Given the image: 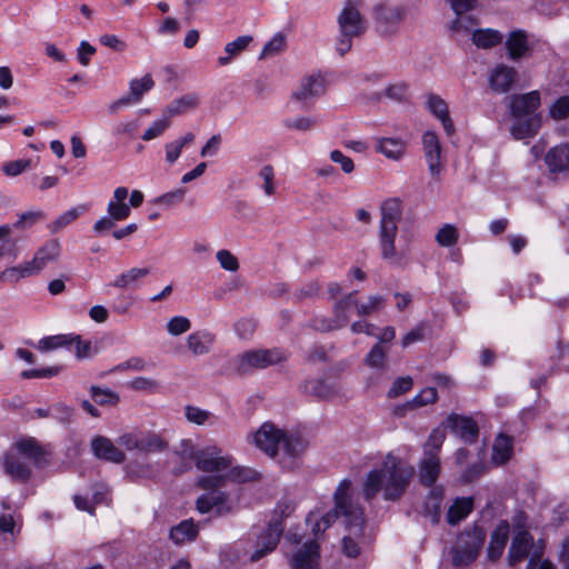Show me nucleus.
Returning <instances> with one entry per match:
<instances>
[{
    "label": "nucleus",
    "instance_id": "8",
    "mask_svg": "<svg viewBox=\"0 0 569 569\" xmlns=\"http://www.w3.org/2000/svg\"><path fill=\"white\" fill-rule=\"evenodd\" d=\"M233 457L217 445H208L198 449L196 467L209 475H223L233 463Z\"/></svg>",
    "mask_w": 569,
    "mask_h": 569
},
{
    "label": "nucleus",
    "instance_id": "14",
    "mask_svg": "<svg viewBox=\"0 0 569 569\" xmlns=\"http://www.w3.org/2000/svg\"><path fill=\"white\" fill-rule=\"evenodd\" d=\"M422 146L428 169L433 178H438L441 172V147L438 136L433 131H427L422 136Z\"/></svg>",
    "mask_w": 569,
    "mask_h": 569
},
{
    "label": "nucleus",
    "instance_id": "16",
    "mask_svg": "<svg viewBox=\"0 0 569 569\" xmlns=\"http://www.w3.org/2000/svg\"><path fill=\"white\" fill-rule=\"evenodd\" d=\"M60 254V244L57 240L47 241L28 262L33 276L39 274L50 262H54Z\"/></svg>",
    "mask_w": 569,
    "mask_h": 569
},
{
    "label": "nucleus",
    "instance_id": "21",
    "mask_svg": "<svg viewBox=\"0 0 569 569\" xmlns=\"http://www.w3.org/2000/svg\"><path fill=\"white\" fill-rule=\"evenodd\" d=\"M319 559L317 541L306 542L293 556L291 565L295 569H315Z\"/></svg>",
    "mask_w": 569,
    "mask_h": 569
},
{
    "label": "nucleus",
    "instance_id": "43",
    "mask_svg": "<svg viewBox=\"0 0 569 569\" xmlns=\"http://www.w3.org/2000/svg\"><path fill=\"white\" fill-rule=\"evenodd\" d=\"M90 395L93 401L99 406H117L120 401L119 395L109 388L91 386Z\"/></svg>",
    "mask_w": 569,
    "mask_h": 569
},
{
    "label": "nucleus",
    "instance_id": "33",
    "mask_svg": "<svg viewBox=\"0 0 569 569\" xmlns=\"http://www.w3.org/2000/svg\"><path fill=\"white\" fill-rule=\"evenodd\" d=\"M473 509L472 498H457L447 512L448 523L455 526L463 520Z\"/></svg>",
    "mask_w": 569,
    "mask_h": 569
},
{
    "label": "nucleus",
    "instance_id": "44",
    "mask_svg": "<svg viewBox=\"0 0 569 569\" xmlns=\"http://www.w3.org/2000/svg\"><path fill=\"white\" fill-rule=\"evenodd\" d=\"M150 273L149 268H132L127 272L119 274L114 281L111 283L114 288L124 289L139 279L148 276Z\"/></svg>",
    "mask_w": 569,
    "mask_h": 569
},
{
    "label": "nucleus",
    "instance_id": "41",
    "mask_svg": "<svg viewBox=\"0 0 569 569\" xmlns=\"http://www.w3.org/2000/svg\"><path fill=\"white\" fill-rule=\"evenodd\" d=\"M303 391L321 400L329 399L335 395L332 386L319 379L306 381Z\"/></svg>",
    "mask_w": 569,
    "mask_h": 569
},
{
    "label": "nucleus",
    "instance_id": "62",
    "mask_svg": "<svg viewBox=\"0 0 569 569\" xmlns=\"http://www.w3.org/2000/svg\"><path fill=\"white\" fill-rule=\"evenodd\" d=\"M550 116L556 120L569 117V96L560 97L550 107Z\"/></svg>",
    "mask_w": 569,
    "mask_h": 569
},
{
    "label": "nucleus",
    "instance_id": "57",
    "mask_svg": "<svg viewBox=\"0 0 569 569\" xmlns=\"http://www.w3.org/2000/svg\"><path fill=\"white\" fill-rule=\"evenodd\" d=\"M191 328V322L183 316H176L167 323V330L171 336H180Z\"/></svg>",
    "mask_w": 569,
    "mask_h": 569
},
{
    "label": "nucleus",
    "instance_id": "24",
    "mask_svg": "<svg viewBox=\"0 0 569 569\" xmlns=\"http://www.w3.org/2000/svg\"><path fill=\"white\" fill-rule=\"evenodd\" d=\"M509 538V523L502 520L498 523L496 529L492 531L490 542L488 546V558L490 560H497L501 557L505 547Z\"/></svg>",
    "mask_w": 569,
    "mask_h": 569
},
{
    "label": "nucleus",
    "instance_id": "54",
    "mask_svg": "<svg viewBox=\"0 0 569 569\" xmlns=\"http://www.w3.org/2000/svg\"><path fill=\"white\" fill-rule=\"evenodd\" d=\"M212 417V413L208 410H203L199 407L187 406L186 418L189 422L202 426L207 423Z\"/></svg>",
    "mask_w": 569,
    "mask_h": 569
},
{
    "label": "nucleus",
    "instance_id": "18",
    "mask_svg": "<svg viewBox=\"0 0 569 569\" xmlns=\"http://www.w3.org/2000/svg\"><path fill=\"white\" fill-rule=\"evenodd\" d=\"M91 449L99 459L114 463H122L126 460L124 452L118 449L109 438L103 436H97L92 439Z\"/></svg>",
    "mask_w": 569,
    "mask_h": 569
},
{
    "label": "nucleus",
    "instance_id": "42",
    "mask_svg": "<svg viewBox=\"0 0 569 569\" xmlns=\"http://www.w3.org/2000/svg\"><path fill=\"white\" fill-rule=\"evenodd\" d=\"M74 339L73 333L44 337L39 340L38 348L41 351H51L58 348L70 347L73 345Z\"/></svg>",
    "mask_w": 569,
    "mask_h": 569
},
{
    "label": "nucleus",
    "instance_id": "55",
    "mask_svg": "<svg viewBox=\"0 0 569 569\" xmlns=\"http://www.w3.org/2000/svg\"><path fill=\"white\" fill-rule=\"evenodd\" d=\"M31 167L30 159H18L2 166V172L8 177H17Z\"/></svg>",
    "mask_w": 569,
    "mask_h": 569
},
{
    "label": "nucleus",
    "instance_id": "11",
    "mask_svg": "<svg viewBox=\"0 0 569 569\" xmlns=\"http://www.w3.org/2000/svg\"><path fill=\"white\" fill-rule=\"evenodd\" d=\"M286 359L279 349L252 350L240 355L237 358V370L247 373L252 369H263L277 365Z\"/></svg>",
    "mask_w": 569,
    "mask_h": 569
},
{
    "label": "nucleus",
    "instance_id": "53",
    "mask_svg": "<svg viewBox=\"0 0 569 569\" xmlns=\"http://www.w3.org/2000/svg\"><path fill=\"white\" fill-rule=\"evenodd\" d=\"M197 453L198 449H194L190 439H182L173 450V457L176 459H190L193 460L194 463Z\"/></svg>",
    "mask_w": 569,
    "mask_h": 569
},
{
    "label": "nucleus",
    "instance_id": "25",
    "mask_svg": "<svg viewBox=\"0 0 569 569\" xmlns=\"http://www.w3.org/2000/svg\"><path fill=\"white\" fill-rule=\"evenodd\" d=\"M19 453L29 458L32 463L42 468L48 463L47 455L39 442L33 438L22 439L16 443Z\"/></svg>",
    "mask_w": 569,
    "mask_h": 569
},
{
    "label": "nucleus",
    "instance_id": "15",
    "mask_svg": "<svg viewBox=\"0 0 569 569\" xmlns=\"http://www.w3.org/2000/svg\"><path fill=\"white\" fill-rule=\"evenodd\" d=\"M448 427L455 436L466 443H472L478 439L479 429L472 418L451 413L448 417Z\"/></svg>",
    "mask_w": 569,
    "mask_h": 569
},
{
    "label": "nucleus",
    "instance_id": "58",
    "mask_svg": "<svg viewBox=\"0 0 569 569\" xmlns=\"http://www.w3.org/2000/svg\"><path fill=\"white\" fill-rule=\"evenodd\" d=\"M366 363L371 368H382L386 361V351L380 343L375 345L371 350L367 353Z\"/></svg>",
    "mask_w": 569,
    "mask_h": 569
},
{
    "label": "nucleus",
    "instance_id": "2",
    "mask_svg": "<svg viewBox=\"0 0 569 569\" xmlns=\"http://www.w3.org/2000/svg\"><path fill=\"white\" fill-rule=\"evenodd\" d=\"M351 481L343 479L335 491V509L327 512L320 521L316 522L312 531L318 535L319 531H325L329 528L339 517H343L346 527L351 535L360 536L365 527L363 509L353 503L350 496Z\"/></svg>",
    "mask_w": 569,
    "mask_h": 569
},
{
    "label": "nucleus",
    "instance_id": "4",
    "mask_svg": "<svg viewBox=\"0 0 569 569\" xmlns=\"http://www.w3.org/2000/svg\"><path fill=\"white\" fill-rule=\"evenodd\" d=\"M539 104L538 91L510 97L509 109L516 120L510 131L516 139L529 138L537 133L541 124L540 117L536 113Z\"/></svg>",
    "mask_w": 569,
    "mask_h": 569
},
{
    "label": "nucleus",
    "instance_id": "50",
    "mask_svg": "<svg viewBox=\"0 0 569 569\" xmlns=\"http://www.w3.org/2000/svg\"><path fill=\"white\" fill-rule=\"evenodd\" d=\"M446 433L443 430L435 429L429 435L427 442L423 447V453L425 456L431 457L436 456L438 457L440 448L445 441Z\"/></svg>",
    "mask_w": 569,
    "mask_h": 569
},
{
    "label": "nucleus",
    "instance_id": "37",
    "mask_svg": "<svg viewBox=\"0 0 569 569\" xmlns=\"http://www.w3.org/2000/svg\"><path fill=\"white\" fill-rule=\"evenodd\" d=\"M168 448V442L158 433L147 432L139 435V451L143 453L162 452Z\"/></svg>",
    "mask_w": 569,
    "mask_h": 569
},
{
    "label": "nucleus",
    "instance_id": "56",
    "mask_svg": "<svg viewBox=\"0 0 569 569\" xmlns=\"http://www.w3.org/2000/svg\"><path fill=\"white\" fill-rule=\"evenodd\" d=\"M148 362L141 357H131L128 360L114 366L111 371L122 372L126 370L143 371L148 368Z\"/></svg>",
    "mask_w": 569,
    "mask_h": 569
},
{
    "label": "nucleus",
    "instance_id": "47",
    "mask_svg": "<svg viewBox=\"0 0 569 569\" xmlns=\"http://www.w3.org/2000/svg\"><path fill=\"white\" fill-rule=\"evenodd\" d=\"M317 124V119L313 117H295V118H287L282 121V126L288 130H295V131H310L312 130Z\"/></svg>",
    "mask_w": 569,
    "mask_h": 569
},
{
    "label": "nucleus",
    "instance_id": "12",
    "mask_svg": "<svg viewBox=\"0 0 569 569\" xmlns=\"http://www.w3.org/2000/svg\"><path fill=\"white\" fill-rule=\"evenodd\" d=\"M210 492L201 495L196 501V508L200 513H208L212 509L218 516H226L234 510L230 502L229 493L217 489H208Z\"/></svg>",
    "mask_w": 569,
    "mask_h": 569
},
{
    "label": "nucleus",
    "instance_id": "60",
    "mask_svg": "<svg viewBox=\"0 0 569 569\" xmlns=\"http://www.w3.org/2000/svg\"><path fill=\"white\" fill-rule=\"evenodd\" d=\"M186 196V190L182 188L176 189L173 191H169L163 193L154 199V203L166 207H171L180 203Z\"/></svg>",
    "mask_w": 569,
    "mask_h": 569
},
{
    "label": "nucleus",
    "instance_id": "17",
    "mask_svg": "<svg viewBox=\"0 0 569 569\" xmlns=\"http://www.w3.org/2000/svg\"><path fill=\"white\" fill-rule=\"evenodd\" d=\"M4 472L16 482L26 483L30 480L32 470L18 455L7 452L3 457Z\"/></svg>",
    "mask_w": 569,
    "mask_h": 569
},
{
    "label": "nucleus",
    "instance_id": "27",
    "mask_svg": "<svg viewBox=\"0 0 569 569\" xmlns=\"http://www.w3.org/2000/svg\"><path fill=\"white\" fill-rule=\"evenodd\" d=\"M403 18V11L400 8H377L376 19L380 23L379 29L381 33H392L396 24Z\"/></svg>",
    "mask_w": 569,
    "mask_h": 569
},
{
    "label": "nucleus",
    "instance_id": "39",
    "mask_svg": "<svg viewBox=\"0 0 569 569\" xmlns=\"http://www.w3.org/2000/svg\"><path fill=\"white\" fill-rule=\"evenodd\" d=\"M512 452V439L505 435H499L495 440L492 448V460L496 463L503 465L506 463Z\"/></svg>",
    "mask_w": 569,
    "mask_h": 569
},
{
    "label": "nucleus",
    "instance_id": "34",
    "mask_svg": "<svg viewBox=\"0 0 569 569\" xmlns=\"http://www.w3.org/2000/svg\"><path fill=\"white\" fill-rule=\"evenodd\" d=\"M471 39L478 48L491 49L502 42L503 36L495 29H477L472 31Z\"/></svg>",
    "mask_w": 569,
    "mask_h": 569
},
{
    "label": "nucleus",
    "instance_id": "48",
    "mask_svg": "<svg viewBox=\"0 0 569 569\" xmlns=\"http://www.w3.org/2000/svg\"><path fill=\"white\" fill-rule=\"evenodd\" d=\"M459 240L458 229L450 223L443 224L436 234V241L441 247H452Z\"/></svg>",
    "mask_w": 569,
    "mask_h": 569
},
{
    "label": "nucleus",
    "instance_id": "3",
    "mask_svg": "<svg viewBox=\"0 0 569 569\" xmlns=\"http://www.w3.org/2000/svg\"><path fill=\"white\" fill-rule=\"evenodd\" d=\"M253 442L272 458L281 450L283 456L295 459L307 448V442L301 436L287 433L269 422L263 423L256 431Z\"/></svg>",
    "mask_w": 569,
    "mask_h": 569
},
{
    "label": "nucleus",
    "instance_id": "5",
    "mask_svg": "<svg viewBox=\"0 0 569 569\" xmlns=\"http://www.w3.org/2000/svg\"><path fill=\"white\" fill-rule=\"evenodd\" d=\"M380 213L379 247L382 258L389 260L397 254L395 240L398 233V222L402 214L401 201L397 198L383 201Z\"/></svg>",
    "mask_w": 569,
    "mask_h": 569
},
{
    "label": "nucleus",
    "instance_id": "20",
    "mask_svg": "<svg viewBox=\"0 0 569 569\" xmlns=\"http://www.w3.org/2000/svg\"><path fill=\"white\" fill-rule=\"evenodd\" d=\"M517 71L512 67L498 64L489 76V83L498 93L508 92L516 81Z\"/></svg>",
    "mask_w": 569,
    "mask_h": 569
},
{
    "label": "nucleus",
    "instance_id": "40",
    "mask_svg": "<svg viewBox=\"0 0 569 569\" xmlns=\"http://www.w3.org/2000/svg\"><path fill=\"white\" fill-rule=\"evenodd\" d=\"M86 204H80L78 207H73L66 212H63L61 216H59L54 221H52L48 228L51 233H57L74 220L79 218L80 214H82L84 211H87Z\"/></svg>",
    "mask_w": 569,
    "mask_h": 569
},
{
    "label": "nucleus",
    "instance_id": "19",
    "mask_svg": "<svg viewBox=\"0 0 569 569\" xmlns=\"http://www.w3.org/2000/svg\"><path fill=\"white\" fill-rule=\"evenodd\" d=\"M533 546V538L527 530H518L509 548L508 561L510 566L526 559Z\"/></svg>",
    "mask_w": 569,
    "mask_h": 569
},
{
    "label": "nucleus",
    "instance_id": "31",
    "mask_svg": "<svg viewBox=\"0 0 569 569\" xmlns=\"http://www.w3.org/2000/svg\"><path fill=\"white\" fill-rule=\"evenodd\" d=\"M407 143L401 139L377 138L376 150L391 160H399L406 152Z\"/></svg>",
    "mask_w": 569,
    "mask_h": 569
},
{
    "label": "nucleus",
    "instance_id": "52",
    "mask_svg": "<svg viewBox=\"0 0 569 569\" xmlns=\"http://www.w3.org/2000/svg\"><path fill=\"white\" fill-rule=\"evenodd\" d=\"M477 24V21L470 17L462 14H457V18L451 22L450 30L457 34H467L472 33V28Z\"/></svg>",
    "mask_w": 569,
    "mask_h": 569
},
{
    "label": "nucleus",
    "instance_id": "26",
    "mask_svg": "<svg viewBox=\"0 0 569 569\" xmlns=\"http://www.w3.org/2000/svg\"><path fill=\"white\" fill-rule=\"evenodd\" d=\"M325 92V79L320 74H311L306 77L299 90L292 93V98L297 100H307L320 96Z\"/></svg>",
    "mask_w": 569,
    "mask_h": 569
},
{
    "label": "nucleus",
    "instance_id": "51",
    "mask_svg": "<svg viewBox=\"0 0 569 569\" xmlns=\"http://www.w3.org/2000/svg\"><path fill=\"white\" fill-rule=\"evenodd\" d=\"M171 126L170 118L163 113V118L153 121L150 127L142 134V140L150 141L161 137L164 131Z\"/></svg>",
    "mask_w": 569,
    "mask_h": 569
},
{
    "label": "nucleus",
    "instance_id": "22",
    "mask_svg": "<svg viewBox=\"0 0 569 569\" xmlns=\"http://www.w3.org/2000/svg\"><path fill=\"white\" fill-rule=\"evenodd\" d=\"M545 162L552 173L569 170V144L561 143L551 148L545 156Z\"/></svg>",
    "mask_w": 569,
    "mask_h": 569
},
{
    "label": "nucleus",
    "instance_id": "9",
    "mask_svg": "<svg viewBox=\"0 0 569 569\" xmlns=\"http://www.w3.org/2000/svg\"><path fill=\"white\" fill-rule=\"evenodd\" d=\"M259 478V473L250 468L231 466L223 475H203L198 477L197 486L201 489H219L227 480L234 482H249Z\"/></svg>",
    "mask_w": 569,
    "mask_h": 569
},
{
    "label": "nucleus",
    "instance_id": "10",
    "mask_svg": "<svg viewBox=\"0 0 569 569\" xmlns=\"http://www.w3.org/2000/svg\"><path fill=\"white\" fill-rule=\"evenodd\" d=\"M353 293H348L339 299L333 306V317H315L310 326L321 332L338 330L349 322V311L352 308Z\"/></svg>",
    "mask_w": 569,
    "mask_h": 569
},
{
    "label": "nucleus",
    "instance_id": "36",
    "mask_svg": "<svg viewBox=\"0 0 569 569\" xmlns=\"http://www.w3.org/2000/svg\"><path fill=\"white\" fill-rule=\"evenodd\" d=\"M351 293H353L352 307L356 308L357 315L359 317L370 316L375 312L380 311L385 307L387 301V299L383 296L373 295L369 296L366 302L360 303L356 299L357 291H352Z\"/></svg>",
    "mask_w": 569,
    "mask_h": 569
},
{
    "label": "nucleus",
    "instance_id": "59",
    "mask_svg": "<svg viewBox=\"0 0 569 569\" xmlns=\"http://www.w3.org/2000/svg\"><path fill=\"white\" fill-rule=\"evenodd\" d=\"M220 267L227 271L234 272L239 269L237 257L227 249H221L216 254Z\"/></svg>",
    "mask_w": 569,
    "mask_h": 569
},
{
    "label": "nucleus",
    "instance_id": "38",
    "mask_svg": "<svg viewBox=\"0 0 569 569\" xmlns=\"http://www.w3.org/2000/svg\"><path fill=\"white\" fill-rule=\"evenodd\" d=\"M442 499L443 490L441 488H433L425 501V513L430 517L433 525L439 522Z\"/></svg>",
    "mask_w": 569,
    "mask_h": 569
},
{
    "label": "nucleus",
    "instance_id": "1",
    "mask_svg": "<svg viewBox=\"0 0 569 569\" xmlns=\"http://www.w3.org/2000/svg\"><path fill=\"white\" fill-rule=\"evenodd\" d=\"M412 476V467L403 465L398 457L388 453L382 467L367 475L363 496L370 501L378 492L383 491L386 500H398L406 492Z\"/></svg>",
    "mask_w": 569,
    "mask_h": 569
},
{
    "label": "nucleus",
    "instance_id": "30",
    "mask_svg": "<svg viewBox=\"0 0 569 569\" xmlns=\"http://www.w3.org/2000/svg\"><path fill=\"white\" fill-rule=\"evenodd\" d=\"M214 342V336L207 331H196L188 336L187 346L194 356H202L210 351Z\"/></svg>",
    "mask_w": 569,
    "mask_h": 569
},
{
    "label": "nucleus",
    "instance_id": "45",
    "mask_svg": "<svg viewBox=\"0 0 569 569\" xmlns=\"http://www.w3.org/2000/svg\"><path fill=\"white\" fill-rule=\"evenodd\" d=\"M154 86L151 74H146L141 79H132L129 83V92L133 102H139L143 94L150 91Z\"/></svg>",
    "mask_w": 569,
    "mask_h": 569
},
{
    "label": "nucleus",
    "instance_id": "63",
    "mask_svg": "<svg viewBox=\"0 0 569 569\" xmlns=\"http://www.w3.org/2000/svg\"><path fill=\"white\" fill-rule=\"evenodd\" d=\"M437 389L433 387H428L421 390L417 396H415L410 403L413 407H422L429 403H433L437 400Z\"/></svg>",
    "mask_w": 569,
    "mask_h": 569
},
{
    "label": "nucleus",
    "instance_id": "32",
    "mask_svg": "<svg viewBox=\"0 0 569 569\" xmlns=\"http://www.w3.org/2000/svg\"><path fill=\"white\" fill-rule=\"evenodd\" d=\"M199 532L198 525L192 519L182 520L179 525L173 526L170 530V539L181 545L187 541H192L197 538Z\"/></svg>",
    "mask_w": 569,
    "mask_h": 569
},
{
    "label": "nucleus",
    "instance_id": "28",
    "mask_svg": "<svg viewBox=\"0 0 569 569\" xmlns=\"http://www.w3.org/2000/svg\"><path fill=\"white\" fill-rule=\"evenodd\" d=\"M440 473L439 457L425 456L419 465V480L426 487H432Z\"/></svg>",
    "mask_w": 569,
    "mask_h": 569
},
{
    "label": "nucleus",
    "instance_id": "35",
    "mask_svg": "<svg viewBox=\"0 0 569 569\" xmlns=\"http://www.w3.org/2000/svg\"><path fill=\"white\" fill-rule=\"evenodd\" d=\"M199 98L196 93H189L184 94L182 97H179L174 100H172L164 109V114L168 116V118L179 116L184 113L186 111L193 109L198 106Z\"/></svg>",
    "mask_w": 569,
    "mask_h": 569
},
{
    "label": "nucleus",
    "instance_id": "46",
    "mask_svg": "<svg viewBox=\"0 0 569 569\" xmlns=\"http://www.w3.org/2000/svg\"><path fill=\"white\" fill-rule=\"evenodd\" d=\"M33 276L28 262H23L19 266L6 268L0 272V281L18 282L23 278Z\"/></svg>",
    "mask_w": 569,
    "mask_h": 569
},
{
    "label": "nucleus",
    "instance_id": "61",
    "mask_svg": "<svg viewBox=\"0 0 569 569\" xmlns=\"http://www.w3.org/2000/svg\"><path fill=\"white\" fill-rule=\"evenodd\" d=\"M44 218V213L41 210L26 211L19 216L14 227L20 229H27L36 224L38 221Z\"/></svg>",
    "mask_w": 569,
    "mask_h": 569
},
{
    "label": "nucleus",
    "instance_id": "13",
    "mask_svg": "<svg viewBox=\"0 0 569 569\" xmlns=\"http://www.w3.org/2000/svg\"><path fill=\"white\" fill-rule=\"evenodd\" d=\"M283 532L281 520L272 519L262 535L259 536L257 549L250 557L251 562L259 561L267 553L273 551L278 546L280 537Z\"/></svg>",
    "mask_w": 569,
    "mask_h": 569
},
{
    "label": "nucleus",
    "instance_id": "49",
    "mask_svg": "<svg viewBox=\"0 0 569 569\" xmlns=\"http://www.w3.org/2000/svg\"><path fill=\"white\" fill-rule=\"evenodd\" d=\"M286 38L281 33L274 34L262 48L260 59L279 54L286 50Z\"/></svg>",
    "mask_w": 569,
    "mask_h": 569
},
{
    "label": "nucleus",
    "instance_id": "7",
    "mask_svg": "<svg viewBox=\"0 0 569 569\" xmlns=\"http://www.w3.org/2000/svg\"><path fill=\"white\" fill-rule=\"evenodd\" d=\"M486 540V532L480 527L466 530L458 537L457 545L452 548V565L465 568L472 563L481 550Z\"/></svg>",
    "mask_w": 569,
    "mask_h": 569
},
{
    "label": "nucleus",
    "instance_id": "23",
    "mask_svg": "<svg viewBox=\"0 0 569 569\" xmlns=\"http://www.w3.org/2000/svg\"><path fill=\"white\" fill-rule=\"evenodd\" d=\"M427 107L429 111L441 121L447 136H452L455 133V126L451 118L449 117L447 102L437 94H429Z\"/></svg>",
    "mask_w": 569,
    "mask_h": 569
},
{
    "label": "nucleus",
    "instance_id": "29",
    "mask_svg": "<svg viewBox=\"0 0 569 569\" xmlns=\"http://www.w3.org/2000/svg\"><path fill=\"white\" fill-rule=\"evenodd\" d=\"M508 56L512 60L525 57L529 51L527 34L522 30L510 32L506 40Z\"/></svg>",
    "mask_w": 569,
    "mask_h": 569
},
{
    "label": "nucleus",
    "instance_id": "64",
    "mask_svg": "<svg viewBox=\"0 0 569 569\" xmlns=\"http://www.w3.org/2000/svg\"><path fill=\"white\" fill-rule=\"evenodd\" d=\"M107 211L108 214L116 221H122L127 219L131 212L129 204L116 201H109Z\"/></svg>",
    "mask_w": 569,
    "mask_h": 569
},
{
    "label": "nucleus",
    "instance_id": "6",
    "mask_svg": "<svg viewBox=\"0 0 569 569\" xmlns=\"http://www.w3.org/2000/svg\"><path fill=\"white\" fill-rule=\"evenodd\" d=\"M339 36L337 39L336 50L343 57L351 50L352 40L361 37L366 30V22L359 10L349 2L338 16Z\"/></svg>",
    "mask_w": 569,
    "mask_h": 569
}]
</instances>
